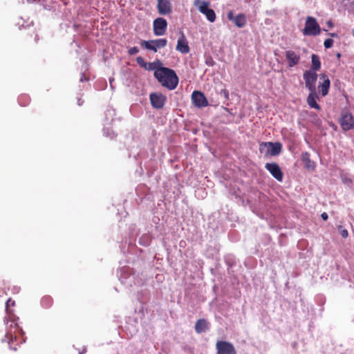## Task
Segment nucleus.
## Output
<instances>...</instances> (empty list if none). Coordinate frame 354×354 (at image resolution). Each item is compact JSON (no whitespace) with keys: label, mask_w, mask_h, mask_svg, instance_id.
<instances>
[{"label":"nucleus","mask_w":354,"mask_h":354,"mask_svg":"<svg viewBox=\"0 0 354 354\" xmlns=\"http://www.w3.org/2000/svg\"><path fill=\"white\" fill-rule=\"evenodd\" d=\"M328 26H329L330 27H332V26H333V24H332V23H331L330 21H328Z\"/></svg>","instance_id":"72a5a7b5"},{"label":"nucleus","mask_w":354,"mask_h":354,"mask_svg":"<svg viewBox=\"0 0 354 354\" xmlns=\"http://www.w3.org/2000/svg\"><path fill=\"white\" fill-rule=\"evenodd\" d=\"M304 35L316 36L320 34L321 28L315 18L308 17L306 18L305 27L302 30Z\"/></svg>","instance_id":"20e7f679"},{"label":"nucleus","mask_w":354,"mask_h":354,"mask_svg":"<svg viewBox=\"0 0 354 354\" xmlns=\"http://www.w3.org/2000/svg\"><path fill=\"white\" fill-rule=\"evenodd\" d=\"M221 94L224 96L225 100H228L229 99V92H228V91L227 89H222L221 91Z\"/></svg>","instance_id":"c85d7f7f"},{"label":"nucleus","mask_w":354,"mask_h":354,"mask_svg":"<svg viewBox=\"0 0 354 354\" xmlns=\"http://www.w3.org/2000/svg\"><path fill=\"white\" fill-rule=\"evenodd\" d=\"M282 149L280 142H263L259 145V151L266 156H277Z\"/></svg>","instance_id":"7ed1b4c3"},{"label":"nucleus","mask_w":354,"mask_h":354,"mask_svg":"<svg viewBox=\"0 0 354 354\" xmlns=\"http://www.w3.org/2000/svg\"><path fill=\"white\" fill-rule=\"evenodd\" d=\"M309 94L307 97L306 102L310 108H314L318 111L321 110V106L317 103V99H319V96L317 93V91H309Z\"/></svg>","instance_id":"a211bd4d"},{"label":"nucleus","mask_w":354,"mask_h":354,"mask_svg":"<svg viewBox=\"0 0 354 354\" xmlns=\"http://www.w3.org/2000/svg\"><path fill=\"white\" fill-rule=\"evenodd\" d=\"M209 326V324L205 319H198L195 324V330L197 333H201L205 331Z\"/></svg>","instance_id":"412c9836"},{"label":"nucleus","mask_w":354,"mask_h":354,"mask_svg":"<svg viewBox=\"0 0 354 354\" xmlns=\"http://www.w3.org/2000/svg\"><path fill=\"white\" fill-rule=\"evenodd\" d=\"M136 62H137V63H138V64L139 66H140L141 67H143V68H146V67H147V64H146V62H145V59H144V58H143V57H137V58H136Z\"/></svg>","instance_id":"393cba45"},{"label":"nucleus","mask_w":354,"mask_h":354,"mask_svg":"<svg viewBox=\"0 0 354 354\" xmlns=\"http://www.w3.org/2000/svg\"><path fill=\"white\" fill-rule=\"evenodd\" d=\"M15 305V301H12V299L10 298L8 299V301H6V311L7 313L10 315V313H9V307L10 306H14Z\"/></svg>","instance_id":"cd10ccee"},{"label":"nucleus","mask_w":354,"mask_h":354,"mask_svg":"<svg viewBox=\"0 0 354 354\" xmlns=\"http://www.w3.org/2000/svg\"><path fill=\"white\" fill-rule=\"evenodd\" d=\"M158 10L160 15H168L171 12V3L168 0H158Z\"/></svg>","instance_id":"6ab92c4d"},{"label":"nucleus","mask_w":354,"mask_h":354,"mask_svg":"<svg viewBox=\"0 0 354 354\" xmlns=\"http://www.w3.org/2000/svg\"><path fill=\"white\" fill-rule=\"evenodd\" d=\"M301 159L304 164L305 165V167L308 170H314L316 164L314 161H312L310 158V153L307 151L303 152L301 156Z\"/></svg>","instance_id":"aec40b11"},{"label":"nucleus","mask_w":354,"mask_h":354,"mask_svg":"<svg viewBox=\"0 0 354 354\" xmlns=\"http://www.w3.org/2000/svg\"><path fill=\"white\" fill-rule=\"evenodd\" d=\"M285 57L288 63V66L290 68H292L298 65L301 60V55L299 49L297 50H288L285 52Z\"/></svg>","instance_id":"1a4fd4ad"},{"label":"nucleus","mask_w":354,"mask_h":354,"mask_svg":"<svg viewBox=\"0 0 354 354\" xmlns=\"http://www.w3.org/2000/svg\"><path fill=\"white\" fill-rule=\"evenodd\" d=\"M216 354H236L233 344L226 341H218L216 344Z\"/></svg>","instance_id":"9d476101"},{"label":"nucleus","mask_w":354,"mask_h":354,"mask_svg":"<svg viewBox=\"0 0 354 354\" xmlns=\"http://www.w3.org/2000/svg\"><path fill=\"white\" fill-rule=\"evenodd\" d=\"M167 22L162 17L156 18L153 23V34L156 36L164 35L167 31Z\"/></svg>","instance_id":"f8f14e48"},{"label":"nucleus","mask_w":354,"mask_h":354,"mask_svg":"<svg viewBox=\"0 0 354 354\" xmlns=\"http://www.w3.org/2000/svg\"><path fill=\"white\" fill-rule=\"evenodd\" d=\"M321 217L322 218V219L324 221H326L328 219V214L326 212L322 213V215H321Z\"/></svg>","instance_id":"7c9ffc66"},{"label":"nucleus","mask_w":354,"mask_h":354,"mask_svg":"<svg viewBox=\"0 0 354 354\" xmlns=\"http://www.w3.org/2000/svg\"><path fill=\"white\" fill-rule=\"evenodd\" d=\"M353 35H354V31H353Z\"/></svg>","instance_id":"c9c22d12"},{"label":"nucleus","mask_w":354,"mask_h":354,"mask_svg":"<svg viewBox=\"0 0 354 354\" xmlns=\"http://www.w3.org/2000/svg\"><path fill=\"white\" fill-rule=\"evenodd\" d=\"M88 80V78H86L84 75V74H82V77L80 79V81L81 82H84V81H87Z\"/></svg>","instance_id":"2f4dec72"},{"label":"nucleus","mask_w":354,"mask_h":354,"mask_svg":"<svg viewBox=\"0 0 354 354\" xmlns=\"http://www.w3.org/2000/svg\"><path fill=\"white\" fill-rule=\"evenodd\" d=\"M158 81L169 90H174L178 84V77L173 69L167 67H158L154 71Z\"/></svg>","instance_id":"f257e3e1"},{"label":"nucleus","mask_w":354,"mask_h":354,"mask_svg":"<svg viewBox=\"0 0 354 354\" xmlns=\"http://www.w3.org/2000/svg\"><path fill=\"white\" fill-rule=\"evenodd\" d=\"M17 319L18 318L16 319L14 315H8V319L6 323L7 332L5 335L6 339H3V341L8 342L10 349L13 351H17V348L12 346L14 340H16L18 335H21L23 333L22 329L18 325Z\"/></svg>","instance_id":"f03ea898"},{"label":"nucleus","mask_w":354,"mask_h":354,"mask_svg":"<svg viewBox=\"0 0 354 354\" xmlns=\"http://www.w3.org/2000/svg\"><path fill=\"white\" fill-rule=\"evenodd\" d=\"M227 18L229 21H232L234 26L239 28H243L247 24V17L243 13L234 15L233 11L230 10L227 13Z\"/></svg>","instance_id":"9b49d317"},{"label":"nucleus","mask_w":354,"mask_h":354,"mask_svg":"<svg viewBox=\"0 0 354 354\" xmlns=\"http://www.w3.org/2000/svg\"><path fill=\"white\" fill-rule=\"evenodd\" d=\"M339 122L342 129L345 131L354 129V118L348 110L342 111Z\"/></svg>","instance_id":"6e6552de"},{"label":"nucleus","mask_w":354,"mask_h":354,"mask_svg":"<svg viewBox=\"0 0 354 354\" xmlns=\"http://www.w3.org/2000/svg\"><path fill=\"white\" fill-rule=\"evenodd\" d=\"M340 56H341L340 53H337V57H340Z\"/></svg>","instance_id":"f704fd0d"},{"label":"nucleus","mask_w":354,"mask_h":354,"mask_svg":"<svg viewBox=\"0 0 354 354\" xmlns=\"http://www.w3.org/2000/svg\"><path fill=\"white\" fill-rule=\"evenodd\" d=\"M39 40V37L37 35H35V41H37Z\"/></svg>","instance_id":"473e14b6"},{"label":"nucleus","mask_w":354,"mask_h":354,"mask_svg":"<svg viewBox=\"0 0 354 354\" xmlns=\"http://www.w3.org/2000/svg\"><path fill=\"white\" fill-rule=\"evenodd\" d=\"M192 100L195 106L201 108L208 105V102L205 95L198 91H194L192 94Z\"/></svg>","instance_id":"4468645a"},{"label":"nucleus","mask_w":354,"mask_h":354,"mask_svg":"<svg viewBox=\"0 0 354 354\" xmlns=\"http://www.w3.org/2000/svg\"><path fill=\"white\" fill-rule=\"evenodd\" d=\"M312 64L309 70H313L315 73L321 68V62L318 55L313 54L311 56Z\"/></svg>","instance_id":"4be33fe9"},{"label":"nucleus","mask_w":354,"mask_h":354,"mask_svg":"<svg viewBox=\"0 0 354 354\" xmlns=\"http://www.w3.org/2000/svg\"><path fill=\"white\" fill-rule=\"evenodd\" d=\"M139 52V49L138 47L136 46H134V47H132V48H130L129 50H128V54L129 55H136L137 53H138Z\"/></svg>","instance_id":"bb28decb"},{"label":"nucleus","mask_w":354,"mask_h":354,"mask_svg":"<svg viewBox=\"0 0 354 354\" xmlns=\"http://www.w3.org/2000/svg\"><path fill=\"white\" fill-rule=\"evenodd\" d=\"M319 82L318 85V90L321 95L324 97L328 95L330 86V81L328 76L325 74H322L319 77Z\"/></svg>","instance_id":"dca6fc26"},{"label":"nucleus","mask_w":354,"mask_h":354,"mask_svg":"<svg viewBox=\"0 0 354 354\" xmlns=\"http://www.w3.org/2000/svg\"><path fill=\"white\" fill-rule=\"evenodd\" d=\"M340 234L343 238H347L348 236V232L345 229H341L340 230Z\"/></svg>","instance_id":"c756f323"},{"label":"nucleus","mask_w":354,"mask_h":354,"mask_svg":"<svg viewBox=\"0 0 354 354\" xmlns=\"http://www.w3.org/2000/svg\"><path fill=\"white\" fill-rule=\"evenodd\" d=\"M149 99L154 109H160L164 106L167 97L162 93H153L150 94Z\"/></svg>","instance_id":"ddd939ff"},{"label":"nucleus","mask_w":354,"mask_h":354,"mask_svg":"<svg viewBox=\"0 0 354 354\" xmlns=\"http://www.w3.org/2000/svg\"><path fill=\"white\" fill-rule=\"evenodd\" d=\"M53 302V299L50 296H44L41 299V305L44 308H50Z\"/></svg>","instance_id":"5701e85b"},{"label":"nucleus","mask_w":354,"mask_h":354,"mask_svg":"<svg viewBox=\"0 0 354 354\" xmlns=\"http://www.w3.org/2000/svg\"><path fill=\"white\" fill-rule=\"evenodd\" d=\"M317 74L313 70H306L304 72L303 78L305 82V86L309 91H316V82Z\"/></svg>","instance_id":"0eeeda50"},{"label":"nucleus","mask_w":354,"mask_h":354,"mask_svg":"<svg viewBox=\"0 0 354 354\" xmlns=\"http://www.w3.org/2000/svg\"><path fill=\"white\" fill-rule=\"evenodd\" d=\"M142 47L152 50L154 53L158 51V49L162 48L165 47L167 44V40L166 39H158L149 41H141Z\"/></svg>","instance_id":"423d86ee"},{"label":"nucleus","mask_w":354,"mask_h":354,"mask_svg":"<svg viewBox=\"0 0 354 354\" xmlns=\"http://www.w3.org/2000/svg\"><path fill=\"white\" fill-rule=\"evenodd\" d=\"M19 102L21 106H25L29 103L30 98L28 96H27L26 95H21L19 97Z\"/></svg>","instance_id":"b1692460"},{"label":"nucleus","mask_w":354,"mask_h":354,"mask_svg":"<svg viewBox=\"0 0 354 354\" xmlns=\"http://www.w3.org/2000/svg\"><path fill=\"white\" fill-rule=\"evenodd\" d=\"M176 50L179 51L183 54H187L189 53L190 48L188 45V41L183 32H180V37L178 39L176 45Z\"/></svg>","instance_id":"f3484780"},{"label":"nucleus","mask_w":354,"mask_h":354,"mask_svg":"<svg viewBox=\"0 0 354 354\" xmlns=\"http://www.w3.org/2000/svg\"><path fill=\"white\" fill-rule=\"evenodd\" d=\"M265 168L271 174V175L278 181L283 180V174L278 164L275 162L266 163Z\"/></svg>","instance_id":"2eb2a0df"},{"label":"nucleus","mask_w":354,"mask_h":354,"mask_svg":"<svg viewBox=\"0 0 354 354\" xmlns=\"http://www.w3.org/2000/svg\"><path fill=\"white\" fill-rule=\"evenodd\" d=\"M194 5L198 6V10L200 12L205 15L207 19L210 22H214L216 20V13L214 10L209 8V3L207 1H200L199 0H196L194 1Z\"/></svg>","instance_id":"39448f33"},{"label":"nucleus","mask_w":354,"mask_h":354,"mask_svg":"<svg viewBox=\"0 0 354 354\" xmlns=\"http://www.w3.org/2000/svg\"><path fill=\"white\" fill-rule=\"evenodd\" d=\"M333 43H334L333 39H327L324 41V46L326 48H330L333 46Z\"/></svg>","instance_id":"a878e982"}]
</instances>
